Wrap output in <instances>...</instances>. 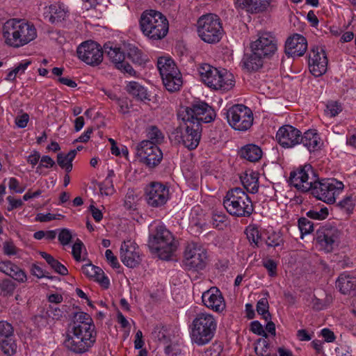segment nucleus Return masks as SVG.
Segmentation results:
<instances>
[{"label": "nucleus", "instance_id": "nucleus-60", "mask_svg": "<svg viewBox=\"0 0 356 356\" xmlns=\"http://www.w3.org/2000/svg\"><path fill=\"white\" fill-rule=\"evenodd\" d=\"M17 269V265L10 261H3L0 262V271L10 275L13 268Z\"/></svg>", "mask_w": 356, "mask_h": 356}, {"label": "nucleus", "instance_id": "nucleus-8", "mask_svg": "<svg viewBox=\"0 0 356 356\" xmlns=\"http://www.w3.org/2000/svg\"><path fill=\"white\" fill-rule=\"evenodd\" d=\"M182 122L183 124L172 133L171 139L177 143L182 144L189 150H193L200 143L202 125L190 120Z\"/></svg>", "mask_w": 356, "mask_h": 356}, {"label": "nucleus", "instance_id": "nucleus-19", "mask_svg": "<svg viewBox=\"0 0 356 356\" xmlns=\"http://www.w3.org/2000/svg\"><path fill=\"white\" fill-rule=\"evenodd\" d=\"M136 150L140 161L149 168L158 165L163 159V153L160 148L148 140L140 142Z\"/></svg>", "mask_w": 356, "mask_h": 356}, {"label": "nucleus", "instance_id": "nucleus-51", "mask_svg": "<svg viewBox=\"0 0 356 356\" xmlns=\"http://www.w3.org/2000/svg\"><path fill=\"white\" fill-rule=\"evenodd\" d=\"M58 238L61 245H67L70 243L72 234L70 229L63 228L60 229Z\"/></svg>", "mask_w": 356, "mask_h": 356}, {"label": "nucleus", "instance_id": "nucleus-52", "mask_svg": "<svg viewBox=\"0 0 356 356\" xmlns=\"http://www.w3.org/2000/svg\"><path fill=\"white\" fill-rule=\"evenodd\" d=\"M83 273L90 278H93L97 273L100 272V268L92 265V264H88L82 266Z\"/></svg>", "mask_w": 356, "mask_h": 356}, {"label": "nucleus", "instance_id": "nucleus-14", "mask_svg": "<svg viewBox=\"0 0 356 356\" xmlns=\"http://www.w3.org/2000/svg\"><path fill=\"white\" fill-rule=\"evenodd\" d=\"M227 119L229 125L236 130L246 131L253 123L252 111L243 104L234 105L227 111Z\"/></svg>", "mask_w": 356, "mask_h": 356}, {"label": "nucleus", "instance_id": "nucleus-2", "mask_svg": "<svg viewBox=\"0 0 356 356\" xmlns=\"http://www.w3.org/2000/svg\"><path fill=\"white\" fill-rule=\"evenodd\" d=\"M3 31L6 44L13 47H22L37 37L33 24L22 19L8 20Z\"/></svg>", "mask_w": 356, "mask_h": 356}, {"label": "nucleus", "instance_id": "nucleus-58", "mask_svg": "<svg viewBox=\"0 0 356 356\" xmlns=\"http://www.w3.org/2000/svg\"><path fill=\"white\" fill-rule=\"evenodd\" d=\"M83 246V242L77 239L76 241L74 243V244L72 246V255L74 258V259L77 261H79L81 260V249Z\"/></svg>", "mask_w": 356, "mask_h": 356}, {"label": "nucleus", "instance_id": "nucleus-13", "mask_svg": "<svg viewBox=\"0 0 356 356\" xmlns=\"http://www.w3.org/2000/svg\"><path fill=\"white\" fill-rule=\"evenodd\" d=\"M157 67L165 88L170 92L179 90L182 79L174 61L171 58L161 57L158 60Z\"/></svg>", "mask_w": 356, "mask_h": 356}, {"label": "nucleus", "instance_id": "nucleus-31", "mask_svg": "<svg viewBox=\"0 0 356 356\" xmlns=\"http://www.w3.org/2000/svg\"><path fill=\"white\" fill-rule=\"evenodd\" d=\"M241 180L243 187L251 193H256L259 189V173L251 171L250 173H245L244 176L241 177Z\"/></svg>", "mask_w": 356, "mask_h": 356}, {"label": "nucleus", "instance_id": "nucleus-43", "mask_svg": "<svg viewBox=\"0 0 356 356\" xmlns=\"http://www.w3.org/2000/svg\"><path fill=\"white\" fill-rule=\"evenodd\" d=\"M14 327L6 321H0V339L14 337Z\"/></svg>", "mask_w": 356, "mask_h": 356}, {"label": "nucleus", "instance_id": "nucleus-32", "mask_svg": "<svg viewBox=\"0 0 356 356\" xmlns=\"http://www.w3.org/2000/svg\"><path fill=\"white\" fill-rule=\"evenodd\" d=\"M240 155L250 162H256L261 158L262 151L259 146L249 144L241 148Z\"/></svg>", "mask_w": 356, "mask_h": 356}, {"label": "nucleus", "instance_id": "nucleus-24", "mask_svg": "<svg viewBox=\"0 0 356 356\" xmlns=\"http://www.w3.org/2000/svg\"><path fill=\"white\" fill-rule=\"evenodd\" d=\"M120 259L127 267H136L141 261L138 247L131 241H124L120 248Z\"/></svg>", "mask_w": 356, "mask_h": 356}, {"label": "nucleus", "instance_id": "nucleus-36", "mask_svg": "<svg viewBox=\"0 0 356 356\" xmlns=\"http://www.w3.org/2000/svg\"><path fill=\"white\" fill-rule=\"evenodd\" d=\"M77 151L76 149L70 150L67 154L63 152L58 154L57 163L58 165L65 169L67 172H71L72 170V161L76 155Z\"/></svg>", "mask_w": 356, "mask_h": 356}, {"label": "nucleus", "instance_id": "nucleus-48", "mask_svg": "<svg viewBox=\"0 0 356 356\" xmlns=\"http://www.w3.org/2000/svg\"><path fill=\"white\" fill-rule=\"evenodd\" d=\"M337 206L347 213L352 212L355 207V201L353 198V195H346L342 200L339 202Z\"/></svg>", "mask_w": 356, "mask_h": 356}, {"label": "nucleus", "instance_id": "nucleus-49", "mask_svg": "<svg viewBox=\"0 0 356 356\" xmlns=\"http://www.w3.org/2000/svg\"><path fill=\"white\" fill-rule=\"evenodd\" d=\"M223 350V346L220 342L213 343L202 354V356H220Z\"/></svg>", "mask_w": 356, "mask_h": 356}, {"label": "nucleus", "instance_id": "nucleus-39", "mask_svg": "<svg viewBox=\"0 0 356 356\" xmlns=\"http://www.w3.org/2000/svg\"><path fill=\"white\" fill-rule=\"evenodd\" d=\"M46 316L53 320H59L63 316V312L57 306H49L46 312V316L38 315L35 317V320L38 323L44 325L47 323Z\"/></svg>", "mask_w": 356, "mask_h": 356}, {"label": "nucleus", "instance_id": "nucleus-30", "mask_svg": "<svg viewBox=\"0 0 356 356\" xmlns=\"http://www.w3.org/2000/svg\"><path fill=\"white\" fill-rule=\"evenodd\" d=\"M264 59L261 56L256 54V51H252L250 55H245L243 58V66L248 71H257L264 64Z\"/></svg>", "mask_w": 356, "mask_h": 356}, {"label": "nucleus", "instance_id": "nucleus-59", "mask_svg": "<svg viewBox=\"0 0 356 356\" xmlns=\"http://www.w3.org/2000/svg\"><path fill=\"white\" fill-rule=\"evenodd\" d=\"M31 270V273L38 278L47 277L51 280L56 278V277L49 276L48 273L46 274L40 267L35 264L32 265Z\"/></svg>", "mask_w": 356, "mask_h": 356}, {"label": "nucleus", "instance_id": "nucleus-38", "mask_svg": "<svg viewBox=\"0 0 356 356\" xmlns=\"http://www.w3.org/2000/svg\"><path fill=\"white\" fill-rule=\"evenodd\" d=\"M17 346L14 337L0 339V355L12 356L17 353Z\"/></svg>", "mask_w": 356, "mask_h": 356}, {"label": "nucleus", "instance_id": "nucleus-33", "mask_svg": "<svg viewBox=\"0 0 356 356\" xmlns=\"http://www.w3.org/2000/svg\"><path fill=\"white\" fill-rule=\"evenodd\" d=\"M127 91L140 101L149 100L147 90L140 83L136 81H131L127 86Z\"/></svg>", "mask_w": 356, "mask_h": 356}, {"label": "nucleus", "instance_id": "nucleus-62", "mask_svg": "<svg viewBox=\"0 0 356 356\" xmlns=\"http://www.w3.org/2000/svg\"><path fill=\"white\" fill-rule=\"evenodd\" d=\"M117 104L119 106V112L126 114L129 112V106L127 98H119L117 99Z\"/></svg>", "mask_w": 356, "mask_h": 356}, {"label": "nucleus", "instance_id": "nucleus-1", "mask_svg": "<svg viewBox=\"0 0 356 356\" xmlns=\"http://www.w3.org/2000/svg\"><path fill=\"white\" fill-rule=\"evenodd\" d=\"M97 340L95 325L90 316L83 312L73 314L64 340L65 347L76 354L88 352Z\"/></svg>", "mask_w": 356, "mask_h": 356}, {"label": "nucleus", "instance_id": "nucleus-35", "mask_svg": "<svg viewBox=\"0 0 356 356\" xmlns=\"http://www.w3.org/2000/svg\"><path fill=\"white\" fill-rule=\"evenodd\" d=\"M127 57L134 63L141 65L147 61L146 56L143 54L134 44H129L126 46Z\"/></svg>", "mask_w": 356, "mask_h": 356}, {"label": "nucleus", "instance_id": "nucleus-29", "mask_svg": "<svg viewBox=\"0 0 356 356\" xmlns=\"http://www.w3.org/2000/svg\"><path fill=\"white\" fill-rule=\"evenodd\" d=\"M337 287L343 294H350L356 287V277L348 272L341 273L337 281Z\"/></svg>", "mask_w": 356, "mask_h": 356}, {"label": "nucleus", "instance_id": "nucleus-53", "mask_svg": "<svg viewBox=\"0 0 356 356\" xmlns=\"http://www.w3.org/2000/svg\"><path fill=\"white\" fill-rule=\"evenodd\" d=\"M10 277L19 282H24L26 280V275L24 270L17 266V269L13 268Z\"/></svg>", "mask_w": 356, "mask_h": 356}, {"label": "nucleus", "instance_id": "nucleus-47", "mask_svg": "<svg viewBox=\"0 0 356 356\" xmlns=\"http://www.w3.org/2000/svg\"><path fill=\"white\" fill-rule=\"evenodd\" d=\"M257 311L259 314L267 321L270 319V314L268 312V302L266 298L260 299L257 304Z\"/></svg>", "mask_w": 356, "mask_h": 356}, {"label": "nucleus", "instance_id": "nucleus-40", "mask_svg": "<svg viewBox=\"0 0 356 356\" xmlns=\"http://www.w3.org/2000/svg\"><path fill=\"white\" fill-rule=\"evenodd\" d=\"M146 132L148 138L147 140L151 143L157 145L163 143L164 140V135L156 126L152 125L148 127L146 129Z\"/></svg>", "mask_w": 356, "mask_h": 356}, {"label": "nucleus", "instance_id": "nucleus-16", "mask_svg": "<svg viewBox=\"0 0 356 356\" xmlns=\"http://www.w3.org/2000/svg\"><path fill=\"white\" fill-rule=\"evenodd\" d=\"M341 231L330 224L320 227L316 233V241L321 250L331 252L337 248L341 238Z\"/></svg>", "mask_w": 356, "mask_h": 356}, {"label": "nucleus", "instance_id": "nucleus-17", "mask_svg": "<svg viewBox=\"0 0 356 356\" xmlns=\"http://www.w3.org/2000/svg\"><path fill=\"white\" fill-rule=\"evenodd\" d=\"M316 181L315 172L309 164L300 166L290 173V184L302 192L312 191Z\"/></svg>", "mask_w": 356, "mask_h": 356}, {"label": "nucleus", "instance_id": "nucleus-25", "mask_svg": "<svg viewBox=\"0 0 356 356\" xmlns=\"http://www.w3.org/2000/svg\"><path fill=\"white\" fill-rule=\"evenodd\" d=\"M204 305L216 312H222L225 309V301L221 291L217 287H211L202 296Z\"/></svg>", "mask_w": 356, "mask_h": 356}, {"label": "nucleus", "instance_id": "nucleus-55", "mask_svg": "<svg viewBox=\"0 0 356 356\" xmlns=\"http://www.w3.org/2000/svg\"><path fill=\"white\" fill-rule=\"evenodd\" d=\"M0 289L5 293L11 294L15 289V285L12 280H5L0 284Z\"/></svg>", "mask_w": 356, "mask_h": 356}, {"label": "nucleus", "instance_id": "nucleus-26", "mask_svg": "<svg viewBox=\"0 0 356 356\" xmlns=\"http://www.w3.org/2000/svg\"><path fill=\"white\" fill-rule=\"evenodd\" d=\"M307 49L306 38L300 34H293L285 42L284 51L291 57H299L305 54Z\"/></svg>", "mask_w": 356, "mask_h": 356}, {"label": "nucleus", "instance_id": "nucleus-7", "mask_svg": "<svg viewBox=\"0 0 356 356\" xmlns=\"http://www.w3.org/2000/svg\"><path fill=\"white\" fill-rule=\"evenodd\" d=\"M202 81L209 88L215 90H229L235 84L234 75L225 69L221 70L203 63L198 67Z\"/></svg>", "mask_w": 356, "mask_h": 356}, {"label": "nucleus", "instance_id": "nucleus-10", "mask_svg": "<svg viewBox=\"0 0 356 356\" xmlns=\"http://www.w3.org/2000/svg\"><path fill=\"white\" fill-rule=\"evenodd\" d=\"M344 184L334 178L323 179L316 181L311 191L317 199L327 204L335 202L337 197L343 191Z\"/></svg>", "mask_w": 356, "mask_h": 356}, {"label": "nucleus", "instance_id": "nucleus-5", "mask_svg": "<svg viewBox=\"0 0 356 356\" xmlns=\"http://www.w3.org/2000/svg\"><path fill=\"white\" fill-rule=\"evenodd\" d=\"M223 206L232 216L250 217L254 211V206L249 195L239 187L229 189L223 198Z\"/></svg>", "mask_w": 356, "mask_h": 356}, {"label": "nucleus", "instance_id": "nucleus-27", "mask_svg": "<svg viewBox=\"0 0 356 356\" xmlns=\"http://www.w3.org/2000/svg\"><path fill=\"white\" fill-rule=\"evenodd\" d=\"M270 4V0H236L235 6L236 8L245 10L250 13L263 12Z\"/></svg>", "mask_w": 356, "mask_h": 356}, {"label": "nucleus", "instance_id": "nucleus-64", "mask_svg": "<svg viewBox=\"0 0 356 356\" xmlns=\"http://www.w3.org/2000/svg\"><path fill=\"white\" fill-rule=\"evenodd\" d=\"M337 356H351V349L349 346L340 345L335 349Z\"/></svg>", "mask_w": 356, "mask_h": 356}, {"label": "nucleus", "instance_id": "nucleus-34", "mask_svg": "<svg viewBox=\"0 0 356 356\" xmlns=\"http://www.w3.org/2000/svg\"><path fill=\"white\" fill-rule=\"evenodd\" d=\"M254 352L257 356H277L266 338H260L254 343Z\"/></svg>", "mask_w": 356, "mask_h": 356}, {"label": "nucleus", "instance_id": "nucleus-3", "mask_svg": "<svg viewBox=\"0 0 356 356\" xmlns=\"http://www.w3.org/2000/svg\"><path fill=\"white\" fill-rule=\"evenodd\" d=\"M139 24L144 35L152 40L164 38L169 30V24L166 17L155 10L143 11L139 20Z\"/></svg>", "mask_w": 356, "mask_h": 356}, {"label": "nucleus", "instance_id": "nucleus-46", "mask_svg": "<svg viewBox=\"0 0 356 356\" xmlns=\"http://www.w3.org/2000/svg\"><path fill=\"white\" fill-rule=\"evenodd\" d=\"M247 238L251 243H254L255 246L259 247V243L261 240V236L258 228L249 226L246 229Z\"/></svg>", "mask_w": 356, "mask_h": 356}, {"label": "nucleus", "instance_id": "nucleus-42", "mask_svg": "<svg viewBox=\"0 0 356 356\" xmlns=\"http://www.w3.org/2000/svg\"><path fill=\"white\" fill-rule=\"evenodd\" d=\"M212 224L216 228L223 229L227 224V215L221 211H214L212 216Z\"/></svg>", "mask_w": 356, "mask_h": 356}, {"label": "nucleus", "instance_id": "nucleus-45", "mask_svg": "<svg viewBox=\"0 0 356 356\" xmlns=\"http://www.w3.org/2000/svg\"><path fill=\"white\" fill-rule=\"evenodd\" d=\"M298 228L302 238L304 235L310 234L314 230V224L306 218H300L298 220Z\"/></svg>", "mask_w": 356, "mask_h": 356}, {"label": "nucleus", "instance_id": "nucleus-18", "mask_svg": "<svg viewBox=\"0 0 356 356\" xmlns=\"http://www.w3.org/2000/svg\"><path fill=\"white\" fill-rule=\"evenodd\" d=\"M76 53L79 58L89 65H98L103 60L102 47L92 40L82 42L77 47Z\"/></svg>", "mask_w": 356, "mask_h": 356}, {"label": "nucleus", "instance_id": "nucleus-41", "mask_svg": "<svg viewBox=\"0 0 356 356\" xmlns=\"http://www.w3.org/2000/svg\"><path fill=\"white\" fill-rule=\"evenodd\" d=\"M115 175L113 170H109L104 181L99 184V190L102 194L106 195H111L115 189L113 184L112 177Z\"/></svg>", "mask_w": 356, "mask_h": 356}, {"label": "nucleus", "instance_id": "nucleus-6", "mask_svg": "<svg viewBox=\"0 0 356 356\" xmlns=\"http://www.w3.org/2000/svg\"><path fill=\"white\" fill-rule=\"evenodd\" d=\"M190 328L192 342L198 346H204L209 343L213 338L217 328V322L212 314L202 312L196 315Z\"/></svg>", "mask_w": 356, "mask_h": 356}, {"label": "nucleus", "instance_id": "nucleus-44", "mask_svg": "<svg viewBox=\"0 0 356 356\" xmlns=\"http://www.w3.org/2000/svg\"><path fill=\"white\" fill-rule=\"evenodd\" d=\"M329 214V211L327 207H322L320 209L316 208L312 210H309L307 212L306 215L307 217L314 220H324Z\"/></svg>", "mask_w": 356, "mask_h": 356}, {"label": "nucleus", "instance_id": "nucleus-37", "mask_svg": "<svg viewBox=\"0 0 356 356\" xmlns=\"http://www.w3.org/2000/svg\"><path fill=\"white\" fill-rule=\"evenodd\" d=\"M39 254L47 261V263L56 273L61 275H67L68 274V270L67 268L53 256L45 252H39Z\"/></svg>", "mask_w": 356, "mask_h": 356}, {"label": "nucleus", "instance_id": "nucleus-50", "mask_svg": "<svg viewBox=\"0 0 356 356\" xmlns=\"http://www.w3.org/2000/svg\"><path fill=\"white\" fill-rule=\"evenodd\" d=\"M341 111V106L337 102H330L326 105L325 112L330 117H335Z\"/></svg>", "mask_w": 356, "mask_h": 356}, {"label": "nucleus", "instance_id": "nucleus-56", "mask_svg": "<svg viewBox=\"0 0 356 356\" xmlns=\"http://www.w3.org/2000/svg\"><path fill=\"white\" fill-rule=\"evenodd\" d=\"M263 265L267 269L270 277H274L277 275V264L275 261L267 259L263 262Z\"/></svg>", "mask_w": 356, "mask_h": 356}, {"label": "nucleus", "instance_id": "nucleus-57", "mask_svg": "<svg viewBox=\"0 0 356 356\" xmlns=\"http://www.w3.org/2000/svg\"><path fill=\"white\" fill-rule=\"evenodd\" d=\"M93 279L98 282L105 289L108 288L110 285L109 280L105 276L104 271L100 268V272H97V275L94 276Z\"/></svg>", "mask_w": 356, "mask_h": 356}, {"label": "nucleus", "instance_id": "nucleus-54", "mask_svg": "<svg viewBox=\"0 0 356 356\" xmlns=\"http://www.w3.org/2000/svg\"><path fill=\"white\" fill-rule=\"evenodd\" d=\"M250 330L254 334L262 336L263 338L268 337V334L264 330L262 325L257 321H252L250 323Z\"/></svg>", "mask_w": 356, "mask_h": 356}, {"label": "nucleus", "instance_id": "nucleus-15", "mask_svg": "<svg viewBox=\"0 0 356 356\" xmlns=\"http://www.w3.org/2000/svg\"><path fill=\"white\" fill-rule=\"evenodd\" d=\"M144 197L148 207L161 208L170 197V190L161 182L152 181L145 186Z\"/></svg>", "mask_w": 356, "mask_h": 356}, {"label": "nucleus", "instance_id": "nucleus-20", "mask_svg": "<svg viewBox=\"0 0 356 356\" xmlns=\"http://www.w3.org/2000/svg\"><path fill=\"white\" fill-rule=\"evenodd\" d=\"M251 49L264 58H269L277 49V40L271 33H264L252 43Z\"/></svg>", "mask_w": 356, "mask_h": 356}, {"label": "nucleus", "instance_id": "nucleus-9", "mask_svg": "<svg viewBox=\"0 0 356 356\" xmlns=\"http://www.w3.org/2000/svg\"><path fill=\"white\" fill-rule=\"evenodd\" d=\"M197 31L200 38L207 43L219 42L223 34L220 17L212 13L202 15L199 18Z\"/></svg>", "mask_w": 356, "mask_h": 356}, {"label": "nucleus", "instance_id": "nucleus-21", "mask_svg": "<svg viewBox=\"0 0 356 356\" xmlns=\"http://www.w3.org/2000/svg\"><path fill=\"white\" fill-rule=\"evenodd\" d=\"M327 58L324 49L322 47H316L313 48L308 58L309 70L316 77L324 74L327 70Z\"/></svg>", "mask_w": 356, "mask_h": 356}, {"label": "nucleus", "instance_id": "nucleus-22", "mask_svg": "<svg viewBox=\"0 0 356 356\" xmlns=\"http://www.w3.org/2000/svg\"><path fill=\"white\" fill-rule=\"evenodd\" d=\"M104 50L107 56L116 68L130 75L135 74L136 72L131 65L124 61L125 54L124 51H121L120 47L116 45L113 46L108 43L104 44Z\"/></svg>", "mask_w": 356, "mask_h": 356}, {"label": "nucleus", "instance_id": "nucleus-63", "mask_svg": "<svg viewBox=\"0 0 356 356\" xmlns=\"http://www.w3.org/2000/svg\"><path fill=\"white\" fill-rule=\"evenodd\" d=\"M165 353L168 356H177L180 354L181 349L179 345L176 343L170 344L165 347Z\"/></svg>", "mask_w": 356, "mask_h": 356}, {"label": "nucleus", "instance_id": "nucleus-23", "mask_svg": "<svg viewBox=\"0 0 356 356\" xmlns=\"http://www.w3.org/2000/svg\"><path fill=\"white\" fill-rule=\"evenodd\" d=\"M301 131L291 125H284L277 132L276 139L283 147H293L299 144Z\"/></svg>", "mask_w": 356, "mask_h": 356}, {"label": "nucleus", "instance_id": "nucleus-12", "mask_svg": "<svg viewBox=\"0 0 356 356\" xmlns=\"http://www.w3.org/2000/svg\"><path fill=\"white\" fill-rule=\"evenodd\" d=\"M208 254L205 248L196 243H189L184 252L183 264L186 270L199 272L204 270L208 263Z\"/></svg>", "mask_w": 356, "mask_h": 356}, {"label": "nucleus", "instance_id": "nucleus-4", "mask_svg": "<svg viewBox=\"0 0 356 356\" xmlns=\"http://www.w3.org/2000/svg\"><path fill=\"white\" fill-rule=\"evenodd\" d=\"M148 246L160 259L168 260L177 250V242L164 225H159L149 234Z\"/></svg>", "mask_w": 356, "mask_h": 356}, {"label": "nucleus", "instance_id": "nucleus-28", "mask_svg": "<svg viewBox=\"0 0 356 356\" xmlns=\"http://www.w3.org/2000/svg\"><path fill=\"white\" fill-rule=\"evenodd\" d=\"M299 144H302L309 151L314 152L321 148L323 142L316 130L309 129L305 131L303 135L301 134Z\"/></svg>", "mask_w": 356, "mask_h": 356}, {"label": "nucleus", "instance_id": "nucleus-61", "mask_svg": "<svg viewBox=\"0 0 356 356\" xmlns=\"http://www.w3.org/2000/svg\"><path fill=\"white\" fill-rule=\"evenodd\" d=\"M61 216H63L60 214L55 215V214H52L50 213L44 214V213H40L36 216L35 219H36V220L40 221V222H49L52 220L58 219L59 217H61Z\"/></svg>", "mask_w": 356, "mask_h": 356}, {"label": "nucleus", "instance_id": "nucleus-11", "mask_svg": "<svg viewBox=\"0 0 356 356\" xmlns=\"http://www.w3.org/2000/svg\"><path fill=\"white\" fill-rule=\"evenodd\" d=\"M215 111L204 102H195L190 106L186 107L178 113V118L181 121H192L198 122L202 125V122L209 123L214 120Z\"/></svg>", "mask_w": 356, "mask_h": 356}]
</instances>
